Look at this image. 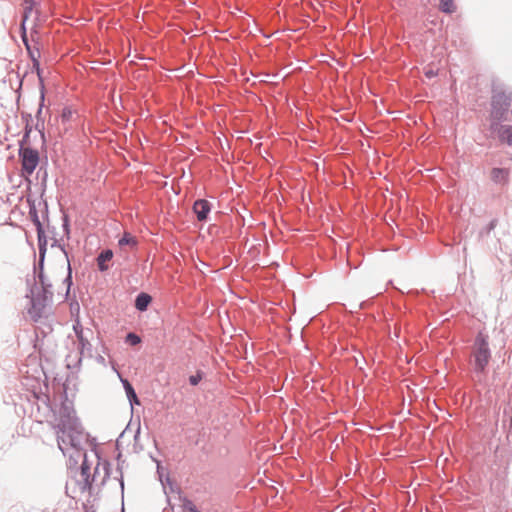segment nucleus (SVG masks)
I'll list each match as a JSON object with an SVG mask.
<instances>
[{"label":"nucleus","mask_w":512,"mask_h":512,"mask_svg":"<svg viewBox=\"0 0 512 512\" xmlns=\"http://www.w3.org/2000/svg\"><path fill=\"white\" fill-rule=\"evenodd\" d=\"M57 435L59 449L64 455L69 448L75 450L76 456H83L80 466V478L77 480L82 491L91 490L95 483V475L90 473V464L87 460L84 444L89 441V435L85 433L84 428L76 416V412L71 403L63 402L59 409L58 423L54 426Z\"/></svg>","instance_id":"obj_1"},{"label":"nucleus","mask_w":512,"mask_h":512,"mask_svg":"<svg viewBox=\"0 0 512 512\" xmlns=\"http://www.w3.org/2000/svg\"><path fill=\"white\" fill-rule=\"evenodd\" d=\"M471 364L473 372L479 378L486 376L487 367L492 358V352L489 346V336L483 331H479L471 345Z\"/></svg>","instance_id":"obj_2"},{"label":"nucleus","mask_w":512,"mask_h":512,"mask_svg":"<svg viewBox=\"0 0 512 512\" xmlns=\"http://www.w3.org/2000/svg\"><path fill=\"white\" fill-rule=\"evenodd\" d=\"M512 105V91L495 88L492 90L489 117L490 122L509 121V111Z\"/></svg>","instance_id":"obj_3"},{"label":"nucleus","mask_w":512,"mask_h":512,"mask_svg":"<svg viewBox=\"0 0 512 512\" xmlns=\"http://www.w3.org/2000/svg\"><path fill=\"white\" fill-rule=\"evenodd\" d=\"M34 273L38 278V283L41 286V292L31 299L32 307L34 309H42L46 306L47 301L53 297L52 284L44 273V265L40 266L39 263L34 265Z\"/></svg>","instance_id":"obj_4"},{"label":"nucleus","mask_w":512,"mask_h":512,"mask_svg":"<svg viewBox=\"0 0 512 512\" xmlns=\"http://www.w3.org/2000/svg\"><path fill=\"white\" fill-rule=\"evenodd\" d=\"M19 158L22 174L24 176L32 175L40 160L38 150L31 147H25L23 144H20Z\"/></svg>","instance_id":"obj_5"},{"label":"nucleus","mask_w":512,"mask_h":512,"mask_svg":"<svg viewBox=\"0 0 512 512\" xmlns=\"http://www.w3.org/2000/svg\"><path fill=\"white\" fill-rule=\"evenodd\" d=\"M488 131L490 137L497 139L500 144L512 146V125L504 122H490Z\"/></svg>","instance_id":"obj_6"},{"label":"nucleus","mask_w":512,"mask_h":512,"mask_svg":"<svg viewBox=\"0 0 512 512\" xmlns=\"http://www.w3.org/2000/svg\"><path fill=\"white\" fill-rule=\"evenodd\" d=\"M34 66L36 67L37 76L39 79V86H40L39 87V89H40L39 107L36 112L37 123H36L35 128L37 130L41 131V129H43V127H44V119L42 118V111H43V107L45 105V85H44V80L42 77V70L39 67V62L34 60Z\"/></svg>","instance_id":"obj_7"},{"label":"nucleus","mask_w":512,"mask_h":512,"mask_svg":"<svg viewBox=\"0 0 512 512\" xmlns=\"http://www.w3.org/2000/svg\"><path fill=\"white\" fill-rule=\"evenodd\" d=\"M212 208L213 205L210 201L201 198L194 201L192 211L198 222L206 223L210 219Z\"/></svg>","instance_id":"obj_8"},{"label":"nucleus","mask_w":512,"mask_h":512,"mask_svg":"<svg viewBox=\"0 0 512 512\" xmlns=\"http://www.w3.org/2000/svg\"><path fill=\"white\" fill-rule=\"evenodd\" d=\"M23 5H24V11H23V15H22L21 24H20V30H21L22 40H23L24 44L26 45V47L29 48L27 32H26V21L29 18L33 9L36 7L37 2H36V0H24Z\"/></svg>","instance_id":"obj_9"},{"label":"nucleus","mask_w":512,"mask_h":512,"mask_svg":"<svg viewBox=\"0 0 512 512\" xmlns=\"http://www.w3.org/2000/svg\"><path fill=\"white\" fill-rule=\"evenodd\" d=\"M509 174L508 168L494 167L490 171V179L494 184L504 187L509 183Z\"/></svg>","instance_id":"obj_10"},{"label":"nucleus","mask_w":512,"mask_h":512,"mask_svg":"<svg viewBox=\"0 0 512 512\" xmlns=\"http://www.w3.org/2000/svg\"><path fill=\"white\" fill-rule=\"evenodd\" d=\"M37 232V240H38V263L40 266L44 265L45 257L47 252V236L45 234L44 227L40 229H36Z\"/></svg>","instance_id":"obj_11"},{"label":"nucleus","mask_w":512,"mask_h":512,"mask_svg":"<svg viewBox=\"0 0 512 512\" xmlns=\"http://www.w3.org/2000/svg\"><path fill=\"white\" fill-rule=\"evenodd\" d=\"M97 458H98V462H97V465L96 467L94 468V473L92 475H95V482L97 481V477L100 475V471L102 470L103 471V477L100 481V485H104L106 480L109 478L110 476V462L108 460H101V458L96 454Z\"/></svg>","instance_id":"obj_12"},{"label":"nucleus","mask_w":512,"mask_h":512,"mask_svg":"<svg viewBox=\"0 0 512 512\" xmlns=\"http://www.w3.org/2000/svg\"><path fill=\"white\" fill-rule=\"evenodd\" d=\"M114 253L111 249L102 250L96 257L97 268L100 272H106L109 270L108 262L112 260Z\"/></svg>","instance_id":"obj_13"},{"label":"nucleus","mask_w":512,"mask_h":512,"mask_svg":"<svg viewBox=\"0 0 512 512\" xmlns=\"http://www.w3.org/2000/svg\"><path fill=\"white\" fill-rule=\"evenodd\" d=\"M153 298L147 292H140L134 299V308L139 312H145L151 305Z\"/></svg>","instance_id":"obj_14"},{"label":"nucleus","mask_w":512,"mask_h":512,"mask_svg":"<svg viewBox=\"0 0 512 512\" xmlns=\"http://www.w3.org/2000/svg\"><path fill=\"white\" fill-rule=\"evenodd\" d=\"M121 382L123 384V387H124V390H125V393L129 400L130 405L131 406L140 405L141 404L140 400H139L132 384L127 379H121Z\"/></svg>","instance_id":"obj_15"},{"label":"nucleus","mask_w":512,"mask_h":512,"mask_svg":"<svg viewBox=\"0 0 512 512\" xmlns=\"http://www.w3.org/2000/svg\"><path fill=\"white\" fill-rule=\"evenodd\" d=\"M78 349H79V358L78 362L80 363L82 360V356L87 355L88 357H92V344L89 342L87 337H80L78 340Z\"/></svg>","instance_id":"obj_16"},{"label":"nucleus","mask_w":512,"mask_h":512,"mask_svg":"<svg viewBox=\"0 0 512 512\" xmlns=\"http://www.w3.org/2000/svg\"><path fill=\"white\" fill-rule=\"evenodd\" d=\"M118 245L120 247L130 246L132 248H135L138 245V240L131 233L124 232L123 235L121 236V238L118 240Z\"/></svg>","instance_id":"obj_17"},{"label":"nucleus","mask_w":512,"mask_h":512,"mask_svg":"<svg viewBox=\"0 0 512 512\" xmlns=\"http://www.w3.org/2000/svg\"><path fill=\"white\" fill-rule=\"evenodd\" d=\"M75 116H77L76 110L72 109V107H70V106H65L62 109V112L60 115L62 124L67 125L68 123L74 121Z\"/></svg>","instance_id":"obj_18"},{"label":"nucleus","mask_w":512,"mask_h":512,"mask_svg":"<svg viewBox=\"0 0 512 512\" xmlns=\"http://www.w3.org/2000/svg\"><path fill=\"white\" fill-rule=\"evenodd\" d=\"M29 217L36 229L43 228V224L39 219L38 211L34 202L29 203Z\"/></svg>","instance_id":"obj_19"},{"label":"nucleus","mask_w":512,"mask_h":512,"mask_svg":"<svg viewBox=\"0 0 512 512\" xmlns=\"http://www.w3.org/2000/svg\"><path fill=\"white\" fill-rule=\"evenodd\" d=\"M454 0H439V10L446 14H452L456 11Z\"/></svg>","instance_id":"obj_20"},{"label":"nucleus","mask_w":512,"mask_h":512,"mask_svg":"<svg viewBox=\"0 0 512 512\" xmlns=\"http://www.w3.org/2000/svg\"><path fill=\"white\" fill-rule=\"evenodd\" d=\"M120 458H121V453H119L118 457H117V461H118L117 468H116L117 476H115V479H117L119 481L122 496H123L124 495V478H123V472H122V468H123L122 465L125 461H121Z\"/></svg>","instance_id":"obj_21"},{"label":"nucleus","mask_w":512,"mask_h":512,"mask_svg":"<svg viewBox=\"0 0 512 512\" xmlns=\"http://www.w3.org/2000/svg\"><path fill=\"white\" fill-rule=\"evenodd\" d=\"M141 342H142V338L134 332H129L125 336V343L130 346H137Z\"/></svg>","instance_id":"obj_22"},{"label":"nucleus","mask_w":512,"mask_h":512,"mask_svg":"<svg viewBox=\"0 0 512 512\" xmlns=\"http://www.w3.org/2000/svg\"><path fill=\"white\" fill-rule=\"evenodd\" d=\"M204 376L205 373L202 370H197L194 375H191L189 377V384L191 386H197L200 383V381L204 378Z\"/></svg>","instance_id":"obj_23"},{"label":"nucleus","mask_w":512,"mask_h":512,"mask_svg":"<svg viewBox=\"0 0 512 512\" xmlns=\"http://www.w3.org/2000/svg\"><path fill=\"white\" fill-rule=\"evenodd\" d=\"M183 510L187 512H200L196 505L188 498L183 499Z\"/></svg>","instance_id":"obj_24"},{"label":"nucleus","mask_w":512,"mask_h":512,"mask_svg":"<svg viewBox=\"0 0 512 512\" xmlns=\"http://www.w3.org/2000/svg\"><path fill=\"white\" fill-rule=\"evenodd\" d=\"M497 219H492L487 225L486 227H484L481 231H480V236H484V235H488L491 231H493L496 226H497Z\"/></svg>","instance_id":"obj_25"},{"label":"nucleus","mask_w":512,"mask_h":512,"mask_svg":"<svg viewBox=\"0 0 512 512\" xmlns=\"http://www.w3.org/2000/svg\"><path fill=\"white\" fill-rule=\"evenodd\" d=\"M23 118L26 119L27 123L25 126V133H24V136H23L20 144H23L24 142L28 141L29 135L31 133V127L29 126V120H31V115L30 114L23 115Z\"/></svg>","instance_id":"obj_26"},{"label":"nucleus","mask_w":512,"mask_h":512,"mask_svg":"<svg viewBox=\"0 0 512 512\" xmlns=\"http://www.w3.org/2000/svg\"><path fill=\"white\" fill-rule=\"evenodd\" d=\"M67 262H68V272L64 279V284L67 285V293H68L70 290V287L73 284V281H72V268H71L70 260H68Z\"/></svg>","instance_id":"obj_27"},{"label":"nucleus","mask_w":512,"mask_h":512,"mask_svg":"<svg viewBox=\"0 0 512 512\" xmlns=\"http://www.w3.org/2000/svg\"><path fill=\"white\" fill-rule=\"evenodd\" d=\"M63 231L67 238H69L70 235V224H69V217L67 214H63V224H62Z\"/></svg>","instance_id":"obj_28"},{"label":"nucleus","mask_w":512,"mask_h":512,"mask_svg":"<svg viewBox=\"0 0 512 512\" xmlns=\"http://www.w3.org/2000/svg\"><path fill=\"white\" fill-rule=\"evenodd\" d=\"M73 329H74V332L76 334L77 340H79V336L80 337H84L83 328H82V326L79 323L75 324L73 326Z\"/></svg>","instance_id":"obj_29"},{"label":"nucleus","mask_w":512,"mask_h":512,"mask_svg":"<svg viewBox=\"0 0 512 512\" xmlns=\"http://www.w3.org/2000/svg\"><path fill=\"white\" fill-rule=\"evenodd\" d=\"M55 246L59 247L62 250V252L65 254V257H66V259L68 261L69 257H68L67 251L65 250L64 245L60 244L57 239H54V241L52 243V247H55Z\"/></svg>","instance_id":"obj_30"},{"label":"nucleus","mask_w":512,"mask_h":512,"mask_svg":"<svg viewBox=\"0 0 512 512\" xmlns=\"http://www.w3.org/2000/svg\"><path fill=\"white\" fill-rule=\"evenodd\" d=\"M425 75L428 78H432V77L436 76V73L433 70H428V71H426Z\"/></svg>","instance_id":"obj_31"},{"label":"nucleus","mask_w":512,"mask_h":512,"mask_svg":"<svg viewBox=\"0 0 512 512\" xmlns=\"http://www.w3.org/2000/svg\"><path fill=\"white\" fill-rule=\"evenodd\" d=\"M44 207H45V217L48 218V205L46 202H44Z\"/></svg>","instance_id":"obj_32"}]
</instances>
